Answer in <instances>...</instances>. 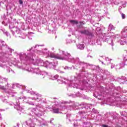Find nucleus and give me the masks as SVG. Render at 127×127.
Returning <instances> with one entry per match:
<instances>
[{"mask_svg":"<svg viewBox=\"0 0 127 127\" xmlns=\"http://www.w3.org/2000/svg\"><path fill=\"white\" fill-rule=\"evenodd\" d=\"M27 71H28L29 72H31L32 73H36V74H39L40 78H41V79H43L45 76H47V73L44 71H41L40 69L39 68H33L31 69L28 68V69H26Z\"/></svg>","mask_w":127,"mask_h":127,"instance_id":"f8f14e48","label":"nucleus"},{"mask_svg":"<svg viewBox=\"0 0 127 127\" xmlns=\"http://www.w3.org/2000/svg\"><path fill=\"white\" fill-rule=\"evenodd\" d=\"M32 34H33V33H32V32L29 33V35L28 36L29 39H30V40L32 39V37H31V36H32Z\"/></svg>","mask_w":127,"mask_h":127,"instance_id":"c85d7f7f","label":"nucleus"},{"mask_svg":"<svg viewBox=\"0 0 127 127\" xmlns=\"http://www.w3.org/2000/svg\"><path fill=\"white\" fill-rule=\"evenodd\" d=\"M40 46H43V45L40 46L39 45H36L35 46L31 47V49H29L27 50V55H26V54L22 53L19 54V56L20 57L21 61H22V62H24V61L25 62H30L31 63H32V64H33V63H32V62L28 59L26 60V59H29V58H32V57H33L34 56V62H36V61L38 60V59L35 60V54H34V53H32V52L37 53V54H39V55H43V50H40V49H39V47H40Z\"/></svg>","mask_w":127,"mask_h":127,"instance_id":"20e7f679","label":"nucleus"},{"mask_svg":"<svg viewBox=\"0 0 127 127\" xmlns=\"http://www.w3.org/2000/svg\"><path fill=\"white\" fill-rule=\"evenodd\" d=\"M94 44L96 43L95 42L94 43Z\"/></svg>","mask_w":127,"mask_h":127,"instance_id":"bf43d9fd","label":"nucleus"},{"mask_svg":"<svg viewBox=\"0 0 127 127\" xmlns=\"http://www.w3.org/2000/svg\"><path fill=\"white\" fill-rule=\"evenodd\" d=\"M1 3H4L2 1H1L0 2V4H1Z\"/></svg>","mask_w":127,"mask_h":127,"instance_id":"8fccbe9b","label":"nucleus"},{"mask_svg":"<svg viewBox=\"0 0 127 127\" xmlns=\"http://www.w3.org/2000/svg\"><path fill=\"white\" fill-rule=\"evenodd\" d=\"M2 24H4V21L2 22Z\"/></svg>","mask_w":127,"mask_h":127,"instance_id":"603ef678","label":"nucleus"},{"mask_svg":"<svg viewBox=\"0 0 127 127\" xmlns=\"http://www.w3.org/2000/svg\"><path fill=\"white\" fill-rule=\"evenodd\" d=\"M0 120H1V114H0Z\"/></svg>","mask_w":127,"mask_h":127,"instance_id":"de8ad7c7","label":"nucleus"},{"mask_svg":"<svg viewBox=\"0 0 127 127\" xmlns=\"http://www.w3.org/2000/svg\"><path fill=\"white\" fill-rule=\"evenodd\" d=\"M121 115V116H123V117H127V112H125V111H122L120 112Z\"/></svg>","mask_w":127,"mask_h":127,"instance_id":"b1692460","label":"nucleus"},{"mask_svg":"<svg viewBox=\"0 0 127 127\" xmlns=\"http://www.w3.org/2000/svg\"><path fill=\"white\" fill-rule=\"evenodd\" d=\"M122 17L123 19H124V18H126V15L125 14H122Z\"/></svg>","mask_w":127,"mask_h":127,"instance_id":"4c0bfd02","label":"nucleus"},{"mask_svg":"<svg viewBox=\"0 0 127 127\" xmlns=\"http://www.w3.org/2000/svg\"><path fill=\"white\" fill-rule=\"evenodd\" d=\"M81 78H83V76H82V74H78L77 77H74V80H69L65 78L60 77L58 79V82L59 83V84H67V85H68L70 87H72L73 88L78 89L79 86L76 83L80 82V81H81V80H80Z\"/></svg>","mask_w":127,"mask_h":127,"instance_id":"423d86ee","label":"nucleus"},{"mask_svg":"<svg viewBox=\"0 0 127 127\" xmlns=\"http://www.w3.org/2000/svg\"><path fill=\"white\" fill-rule=\"evenodd\" d=\"M54 99H57L56 98H55Z\"/></svg>","mask_w":127,"mask_h":127,"instance_id":"13d9d810","label":"nucleus"},{"mask_svg":"<svg viewBox=\"0 0 127 127\" xmlns=\"http://www.w3.org/2000/svg\"><path fill=\"white\" fill-rule=\"evenodd\" d=\"M70 23H71V24H78V23H79L78 21L74 20H70Z\"/></svg>","mask_w":127,"mask_h":127,"instance_id":"5701e85b","label":"nucleus"},{"mask_svg":"<svg viewBox=\"0 0 127 127\" xmlns=\"http://www.w3.org/2000/svg\"><path fill=\"white\" fill-rule=\"evenodd\" d=\"M9 28L10 29V31L12 32L13 35L16 38L19 37L22 39H25L26 38V35L24 33H21V30L20 28L17 27H11L9 26Z\"/></svg>","mask_w":127,"mask_h":127,"instance_id":"9d476101","label":"nucleus"},{"mask_svg":"<svg viewBox=\"0 0 127 127\" xmlns=\"http://www.w3.org/2000/svg\"><path fill=\"white\" fill-rule=\"evenodd\" d=\"M104 75H106V76H108V75H110V72L106 70L104 71Z\"/></svg>","mask_w":127,"mask_h":127,"instance_id":"c9c22d12","label":"nucleus"},{"mask_svg":"<svg viewBox=\"0 0 127 127\" xmlns=\"http://www.w3.org/2000/svg\"><path fill=\"white\" fill-rule=\"evenodd\" d=\"M109 34L104 33L102 34L103 37L101 39V40L105 41V42H108L109 44H111L112 46H114L115 44L114 41L116 40V36H111Z\"/></svg>","mask_w":127,"mask_h":127,"instance_id":"9b49d317","label":"nucleus"},{"mask_svg":"<svg viewBox=\"0 0 127 127\" xmlns=\"http://www.w3.org/2000/svg\"><path fill=\"white\" fill-rule=\"evenodd\" d=\"M101 63H102V64H104V62H101Z\"/></svg>","mask_w":127,"mask_h":127,"instance_id":"6e6d98bb","label":"nucleus"},{"mask_svg":"<svg viewBox=\"0 0 127 127\" xmlns=\"http://www.w3.org/2000/svg\"><path fill=\"white\" fill-rule=\"evenodd\" d=\"M17 127H19V124H17Z\"/></svg>","mask_w":127,"mask_h":127,"instance_id":"09e8293b","label":"nucleus"},{"mask_svg":"<svg viewBox=\"0 0 127 127\" xmlns=\"http://www.w3.org/2000/svg\"><path fill=\"white\" fill-rule=\"evenodd\" d=\"M43 54H46V55H48V56H49V57H51V58H55V59H56V57L55 56L56 54H54V53H51L46 49L43 50Z\"/></svg>","mask_w":127,"mask_h":127,"instance_id":"2eb2a0df","label":"nucleus"},{"mask_svg":"<svg viewBox=\"0 0 127 127\" xmlns=\"http://www.w3.org/2000/svg\"><path fill=\"white\" fill-rule=\"evenodd\" d=\"M80 106H84L80 108V111L78 112L80 116L85 115V114L87 113V110L86 109H88V108L91 109V104H87L86 103H82L81 104H80Z\"/></svg>","mask_w":127,"mask_h":127,"instance_id":"ddd939ff","label":"nucleus"},{"mask_svg":"<svg viewBox=\"0 0 127 127\" xmlns=\"http://www.w3.org/2000/svg\"><path fill=\"white\" fill-rule=\"evenodd\" d=\"M52 50H54V48H52Z\"/></svg>","mask_w":127,"mask_h":127,"instance_id":"5fc2aeb1","label":"nucleus"},{"mask_svg":"<svg viewBox=\"0 0 127 127\" xmlns=\"http://www.w3.org/2000/svg\"><path fill=\"white\" fill-rule=\"evenodd\" d=\"M34 57L33 56L32 58H27L26 60H30L31 62L33 63V65H35L36 66H44V67H46V68H53L54 69H55V67L58 65V62H53L52 63H49L48 61H46L45 62H43V60L38 59L36 62H34Z\"/></svg>","mask_w":127,"mask_h":127,"instance_id":"39448f33","label":"nucleus"},{"mask_svg":"<svg viewBox=\"0 0 127 127\" xmlns=\"http://www.w3.org/2000/svg\"><path fill=\"white\" fill-rule=\"evenodd\" d=\"M92 113H94V114H98V113L99 112H98V110L95 109H93L92 111Z\"/></svg>","mask_w":127,"mask_h":127,"instance_id":"2f4dec72","label":"nucleus"},{"mask_svg":"<svg viewBox=\"0 0 127 127\" xmlns=\"http://www.w3.org/2000/svg\"><path fill=\"white\" fill-rule=\"evenodd\" d=\"M71 115L70 114H67L66 115V120L68 122H71Z\"/></svg>","mask_w":127,"mask_h":127,"instance_id":"393cba45","label":"nucleus"},{"mask_svg":"<svg viewBox=\"0 0 127 127\" xmlns=\"http://www.w3.org/2000/svg\"><path fill=\"white\" fill-rule=\"evenodd\" d=\"M0 84H5V86L0 85V89L9 95H11L12 97H14V95L16 94V92L13 91L15 87L23 88V90L25 88V86L22 87L18 83H8V78L2 77L1 76H0Z\"/></svg>","mask_w":127,"mask_h":127,"instance_id":"7ed1b4c3","label":"nucleus"},{"mask_svg":"<svg viewBox=\"0 0 127 127\" xmlns=\"http://www.w3.org/2000/svg\"><path fill=\"white\" fill-rule=\"evenodd\" d=\"M87 57H90V58H92V56H91L90 55H88Z\"/></svg>","mask_w":127,"mask_h":127,"instance_id":"a18cd8bd","label":"nucleus"},{"mask_svg":"<svg viewBox=\"0 0 127 127\" xmlns=\"http://www.w3.org/2000/svg\"><path fill=\"white\" fill-rule=\"evenodd\" d=\"M0 127H5V125H3V124L1 123L0 125Z\"/></svg>","mask_w":127,"mask_h":127,"instance_id":"ea45409f","label":"nucleus"},{"mask_svg":"<svg viewBox=\"0 0 127 127\" xmlns=\"http://www.w3.org/2000/svg\"><path fill=\"white\" fill-rule=\"evenodd\" d=\"M19 2L20 4H22V3H23V2L22 0H19Z\"/></svg>","mask_w":127,"mask_h":127,"instance_id":"58836bf2","label":"nucleus"},{"mask_svg":"<svg viewBox=\"0 0 127 127\" xmlns=\"http://www.w3.org/2000/svg\"><path fill=\"white\" fill-rule=\"evenodd\" d=\"M121 66H120V65H116V66H115V69H116V70H118L119 69H121Z\"/></svg>","mask_w":127,"mask_h":127,"instance_id":"72a5a7b5","label":"nucleus"},{"mask_svg":"<svg viewBox=\"0 0 127 127\" xmlns=\"http://www.w3.org/2000/svg\"><path fill=\"white\" fill-rule=\"evenodd\" d=\"M16 127L14 126V127Z\"/></svg>","mask_w":127,"mask_h":127,"instance_id":"4d7b16f0","label":"nucleus"},{"mask_svg":"<svg viewBox=\"0 0 127 127\" xmlns=\"http://www.w3.org/2000/svg\"><path fill=\"white\" fill-rule=\"evenodd\" d=\"M1 43L2 44V46L3 47H5V48H7L8 49H10L9 47L6 45V44L4 43V41H1Z\"/></svg>","mask_w":127,"mask_h":127,"instance_id":"412c9836","label":"nucleus"},{"mask_svg":"<svg viewBox=\"0 0 127 127\" xmlns=\"http://www.w3.org/2000/svg\"><path fill=\"white\" fill-rule=\"evenodd\" d=\"M31 113V115L34 117H42L43 115V112H44V108L43 106L41 104H38L36 106L35 108H31L30 109Z\"/></svg>","mask_w":127,"mask_h":127,"instance_id":"6e6552de","label":"nucleus"},{"mask_svg":"<svg viewBox=\"0 0 127 127\" xmlns=\"http://www.w3.org/2000/svg\"><path fill=\"white\" fill-rule=\"evenodd\" d=\"M121 34V37L119 35H116L115 40L116 42L120 43V45H127V27L123 29Z\"/></svg>","mask_w":127,"mask_h":127,"instance_id":"0eeeda50","label":"nucleus"},{"mask_svg":"<svg viewBox=\"0 0 127 127\" xmlns=\"http://www.w3.org/2000/svg\"><path fill=\"white\" fill-rule=\"evenodd\" d=\"M111 61H112V59H109V58H105V63L106 65H108L110 64Z\"/></svg>","mask_w":127,"mask_h":127,"instance_id":"aec40b11","label":"nucleus"},{"mask_svg":"<svg viewBox=\"0 0 127 127\" xmlns=\"http://www.w3.org/2000/svg\"><path fill=\"white\" fill-rule=\"evenodd\" d=\"M89 125L88 123H83V122L80 121V120H76V122H74L73 124L74 127H89Z\"/></svg>","mask_w":127,"mask_h":127,"instance_id":"4468645a","label":"nucleus"},{"mask_svg":"<svg viewBox=\"0 0 127 127\" xmlns=\"http://www.w3.org/2000/svg\"><path fill=\"white\" fill-rule=\"evenodd\" d=\"M122 8V6L119 7V9H121Z\"/></svg>","mask_w":127,"mask_h":127,"instance_id":"864d4df0","label":"nucleus"},{"mask_svg":"<svg viewBox=\"0 0 127 127\" xmlns=\"http://www.w3.org/2000/svg\"><path fill=\"white\" fill-rule=\"evenodd\" d=\"M31 95L34 96V97H25L23 98L19 97L16 99V102L14 104L12 102L9 103L10 106H14V109H16L17 111H20L22 112L23 110L22 107H20V102H24V103H27L29 105L34 106V102L33 101H37V102H42L43 98H42V95L40 94H36L33 92L31 93Z\"/></svg>","mask_w":127,"mask_h":127,"instance_id":"f257e3e1","label":"nucleus"},{"mask_svg":"<svg viewBox=\"0 0 127 127\" xmlns=\"http://www.w3.org/2000/svg\"><path fill=\"white\" fill-rule=\"evenodd\" d=\"M115 30V27L113 24H110L109 26H108V31H111L112 30Z\"/></svg>","mask_w":127,"mask_h":127,"instance_id":"a211bd4d","label":"nucleus"},{"mask_svg":"<svg viewBox=\"0 0 127 127\" xmlns=\"http://www.w3.org/2000/svg\"><path fill=\"white\" fill-rule=\"evenodd\" d=\"M96 42H97L98 45H102V42H101V40H97Z\"/></svg>","mask_w":127,"mask_h":127,"instance_id":"473e14b6","label":"nucleus"},{"mask_svg":"<svg viewBox=\"0 0 127 127\" xmlns=\"http://www.w3.org/2000/svg\"><path fill=\"white\" fill-rule=\"evenodd\" d=\"M53 108V112L54 114H59V110L61 109V107L60 105H54L52 106Z\"/></svg>","mask_w":127,"mask_h":127,"instance_id":"dca6fc26","label":"nucleus"},{"mask_svg":"<svg viewBox=\"0 0 127 127\" xmlns=\"http://www.w3.org/2000/svg\"><path fill=\"white\" fill-rule=\"evenodd\" d=\"M125 78H126V77H125L124 76H122V79H123L124 80H125Z\"/></svg>","mask_w":127,"mask_h":127,"instance_id":"49530a36","label":"nucleus"},{"mask_svg":"<svg viewBox=\"0 0 127 127\" xmlns=\"http://www.w3.org/2000/svg\"><path fill=\"white\" fill-rule=\"evenodd\" d=\"M116 68V65L113 63L111 64V69H113V68Z\"/></svg>","mask_w":127,"mask_h":127,"instance_id":"e433bc0d","label":"nucleus"},{"mask_svg":"<svg viewBox=\"0 0 127 127\" xmlns=\"http://www.w3.org/2000/svg\"><path fill=\"white\" fill-rule=\"evenodd\" d=\"M16 66L17 68H18L19 69H21L22 68V66L20 65V63H18L17 64H16Z\"/></svg>","mask_w":127,"mask_h":127,"instance_id":"7c9ffc66","label":"nucleus"},{"mask_svg":"<svg viewBox=\"0 0 127 127\" xmlns=\"http://www.w3.org/2000/svg\"><path fill=\"white\" fill-rule=\"evenodd\" d=\"M6 71L8 73H10V71L12 72V73H13L14 74V71L12 70H11V69H10V68H9V67H6Z\"/></svg>","mask_w":127,"mask_h":127,"instance_id":"a878e982","label":"nucleus"},{"mask_svg":"<svg viewBox=\"0 0 127 127\" xmlns=\"http://www.w3.org/2000/svg\"><path fill=\"white\" fill-rule=\"evenodd\" d=\"M124 99H125V102H127V96H125L124 97Z\"/></svg>","mask_w":127,"mask_h":127,"instance_id":"79ce46f5","label":"nucleus"},{"mask_svg":"<svg viewBox=\"0 0 127 127\" xmlns=\"http://www.w3.org/2000/svg\"><path fill=\"white\" fill-rule=\"evenodd\" d=\"M14 51V50H13V49H10V51H11V52H12V51Z\"/></svg>","mask_w":127,"mask_h":127,"instance_id":"c03bdc74","label":"nucleus"},{"mask_svg":"<svg viewBox=\"0 0 127 127\" xmlns=\"http://www.w3.org/2000/svg\"><path fill=\"white\" fill-rule=\"evenodd\" d=\"M94 97H95V98H98V95L96 94V93L93 94Z\"/></svg>","mask_w":127,"mask_h":127,"instance_id":"a19ab883","label":"nucleus"},{"mask_svg":"<svg viewBox=\"0 0 127 127\" xmlns=\"http://www.w3.org/2000/svg\"><path fill=\"white\" fill-rule=\"evenodd\" d=\"M77 31H78V32H80L81 34H84L85 35H88L89 36L92 35V33H91L88 30H80L79 27H78V28L77 29Z\"/></svg>","mask_w":127,"mask_h":127,"instance_id":"f3484780","label":"nucleus"},{"mask_svg":"<svg viewBox=\"0 0 127 127\" xmlns=\"http://www.w3.org/2000/svg\"><path fill=\"white\" fill-rule=\"evenodd\" d=\"M123 7H126V4H124V5H123Z\"/></svg>","mask_w":127,"mask_h":127,"instance_id":"3c124183","label":"nucleus"},{"mask_svg":"<svg viewBox=\"0 0 127 127\" xmlns=\"http://www.w3.org/2000/svg\"><path fill=\"white\" fill-rule=\"evenodd\" d=\"M60 52L63 54V56L62 57L61 55L56 54L55 55L56 59L64 60L65 61H68V62H70V63H73V64H75L76 67L77 66H78L79 68H81V71H85V67H86L87 64L85 63L81 62L79 58H73L71 56L70 53H68L67 52L61 51Z\"/></svg>","mask_w":127,"mask_h":127,"instance_id":"f03ea898","label":"nucleus"},{"mask_svg":"<svg viewBox=\"0 0 127 127\" xmlns=\"http://www.w3.org/2000/svg\"><path fill=\"white\" fill-rule=\"evenodd\" d=\"M77 48L78 49H80V50H83V49H84V48H85V46H84L83 44H78L77 45Z\"/></svg>","mask_w":127,"mask_h":127,"instance_id":"6ab92c4d","label":"nucleus"},{"mask_svg":"<svg viewBox=\"0 0 127 127\" xmlns=\"http://www.w3.org/2000/svg\"><path fill=\"white\" fill-rule=\"evenodd\" d=\"M79 23L80 25L77 26V28L78 27V29L82 28V25H84V24H85V23L84 22H79Z\"/></svg>","mask_w":127,"mask_h":127,"instance_id":"cd10ccee","label":"nucleus"},{"mask_svg":"<svg viewBox=\"0 0 127 127\" xmlns=\"http://www.w3.org/2000/svg\"><path fill=\"white\" fill-rule=\"evenodd\" d=\"M3 34H5V35H6V36H7V37H8V36H9V33H8V32H7V31H6V30H3Z\"/></svg>","mask_w":127,"mask_h":127,"instance_id":"c756f323","label":"nucleus"},{"mask_svg":"<svg viewBox=\"0 0 127 127\" xmlns=\"http://www.w3.org/2000/svg\"><path fill=\"white\" fill-rule=\"evenodd\" d=\"M53 121H54V118L51 119L50 122L42 118H39L37 126L38 127H54L55 125L53 123Z\"/></svg>","mask_w":127,"mask_h":127,"instance_id":"1a4fd4ad","label":"nucleus"},{"mask_svg":"<svg viewBox=\"0 0 127 127\" xmlns=\"http://www.w3.org/2000/svg\"><path fill=\"white\" fill-rule=\"evenodd\" d=\"M125 65H126V63L124 62H121L119 65L121 68H124V67H125Z\"/></svg>","mask_w":127,"mask_h":127,"instance_id":"bb28decb","label":"nucleus"},{"mask_svg":"<svg viewBox=\"0 0 127 127\" xmlns=\"http://www.w3.org/2000/svg\"><path fill=\"white\" fill-rule=\"evenodd\" d=\"M58 75H51V76L50 77V79L51 80H57V79H58Z\"/></svg>","mask_w":127,"mask_h":127,"instance_id":"4be33fe9","label":"nucleus"},{"mask_svg":"<svg viewBox=\"0 0 127 127\" xmlns=\"http://www.w3.org/2000/svg\"><path fill=\"white\" fill-rule=\"evenodd\" d=\"M64 69H65V70H71L72 69V67H68V66H65L64 67Z\"/></svg>","mask_w":127,"mask_h":127,"instance_id":"f704fd0d","label":"nucleus"},{"mask_svg":"<svg viewBox=\"0 0 127 127\" xmlns=\"http://www.w3.org/2000/svg\"><path fill=\"white\" fill-rule=\"evenodd\" d=\"M64 104H69V103H70V102L64 101Z\"/></svg>","mask_w":127,"mask_h":127,"instance_id":"37998d69","label":"nucleus"}]
</instances>
